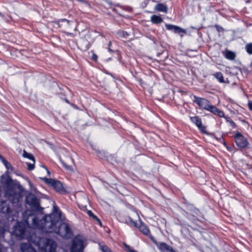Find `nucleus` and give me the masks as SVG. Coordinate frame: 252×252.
I'll list each match as a JSON object with an SVG mask.
<instances>
[{"mask_svg": "<svg viewBox=\"0 0 252 252\" xmlns=\"http://www.w3.org/2000/svg\"><path fill=\"white\" fill-rule=\"evenodd\" d=\"M61 212L57 207H54V212L41 218V215H29L25 220L29 227L38 229L45 232H54L65 239L69 238L72 231L69 225L65 223H60Z\"/></svg>", "mask_w": 252, "mask_h": 252, "instance_id": "f257e3e1", "label": "nucleus"}, {"mask_svg": "<svg viewBox=\"0 0 252 252\" xmlns=\"http://www.w3.org/2000/svg\"><path fill=\"white\" fill-rule=\"evenodd\" d=\"M1 179L2 183L6 186L4 193L5 197L13 204L18 203L24 191L22 186L8 176L3 175Z\"/></svg>", "mask_w": 252, "mask_h": 252, "instance_id": "f03ea898", "label": "nucleus"}, {"mask_svg": "<svg viewBox=\"0 0 252 252\" xmlns=\"http://www.w3.org/2000/svg\"><path fill=\"white\" fill-rule=\"evenodd\" d=\"M128 221L131 225L138 227L140 231L145 235H148L150 231L146 225L141 222L138 214L136 212H133L131 217H128Z\"/></svg>", "mask_w": 252, "mask_h": 252, "instance_id": "7ed1b4c3", "label": "nucleus"}, {"mask_svg": "<svg viewBox=\"0 0 252 252\" xmlns=\"http://www.w3.org/2000/svg\"><path fill=\"white\" fill-rule=\"evenodd\" d=\"M41 251L44 252H55L57 248L56 243L52 239L41 238L38 242Z\"/></svg>", "mask_w": 252, "mask_h": 252, "instance_id": "20e7f679", "label": "nucleus"}, {"mask_svg": "<svg viewBox=\"0 0 252 252\" xmlns=\"http://www.w3.org/2000/svg\"><path fill=\"white\" fill-rule=\"evenodd\" d=\"M13 234L19 239H24L28 237L25 225L23 222H18L16 223L14 227Z\"/></svg>", "mask_w": 252, "mask_h": 252, "instance_id": "39448f33", "label": "nucleus"}, {"mask_svg": "<svg viewBox=\"0 0 252 252\" xmlns=\"http://www.w3.org/2000/svg\"><path fill=\"white\" fill-rule=\"evenodd\" d=\"M46 183L51 185L58 192L62 193L66 192L65 189L63 187L62 184L58 181H56L52 179L41 177Z\"/></svg>", "mask_w": 252, "mask_h": 252, "instance_id": "423d86ee", "label": "nucleus"}, {"mask_svg": "<svg viewBox=\"0 0 252 252\" xmlns=\"http://www.w3.org/2000/svg\"><path fill=\"white\" fill-rule=\"evenodd\" d=\"M235 139L236 145L240 148H246L249 145L247 139L239 132L236 133Z\"/></svg>", "mask_w": 252, "mask_h": 252, "instance_id": "0eeeda50", "label": "nucleus"}, {"mask_svg": "<svg viewBox=\"0 0 252 252\" xmlns=\"http://www.w3.org/2000/svg\"><path fill=\"white\" fill-rule=\"evenodd\" d=\"M84 248L83 241L79 238H75L72 242L71 252H83Z\"/></svg>", "mask_w": 252, "mask_h": 252, "instance_id": "6e6552de", "label": "nucleus"}, {"mask_svg": "<svg viewBox=\"0 0 252 252\" xmlns=\"http://www.w3.org/2000/svg\"><path fill=\"white\" fill-rule=\"evenodd\" d=\"M26 201L32 208L38 210L40 208L39 203L37 198L33 195L30 194L27 196Z\"/></svg>", "mask_w": 252, "mask_h": 252, "instance_id": "1a4fd4ad", "label": "nucleus"}, {"mask_svg": "<svg viewBox=\"0 0 252 252\" xmlns=\"http://www.w3.org/2000/svg\"><path fill=\"white\" fill-rule=\"evenodd\" d=\"M194 102L196 103L200 107L202 108L203 109L207 110V109L209 108V105H210V103L209 101L203 98L198 97L196 96H194Z\"/></svg>", "mask_w": 252, "mask_h": 252, "instance_id": "9d476101", "label": "nucleus"}, {"mask_svg": "<svg viewBox=\"0 0 252 252\" xmlns=\"http://www.w3.org/2000/svg\"><path fill=\"white\" fill-rule=\"evenodd\" d=\"M190 120L202 132L204 133L206 132L205 127L202 125L201 120L198 117H191Z\"/></svg>", "mask_w": 252, "mask_h": 252, "instance_id": "9b49d317", "label": "nucleus"}, {"mask_svg": "<svg viewBox=\"0 0 252 252\" xmlns=\"http://www.w3.org/2000/svg\"><path fill=\"white\" fill-rule=\"evenodd\" d=\"M207 110L210 111L215 115H218L220 117H223L224 116L223 112L217 108L216 106L212 105L211 104Z\"/></svg>", "mask_w": 252, "mask_h": 252, "instance_id": "f8f14e48", "label": "nucleus"}, {"mask_svg": "<svg viewBox=\"0 0 252 252\" xmlns=\"http://www.w3.org/2000/svg\"><path fill=\"white\" fill-rule=\"evenodd\" d=\"M158 248L162 252H175L170 246L165 243H160L158 245Z\"/></svg>", "mask_w": 252, "mask_h": 252, "instance_id": "ddd939ff", "label": "nucleus"}, {"mask_svg": "<svg viewBox=\"0 0 252 252\" xmlns=\"http://www.w3.org/2000/svg\"><path fill=\"white\" fill-rule=\"evenodd\" d=\"M22 252H37L29 244L24 243L21 245Z\"/></svg>", "mask_w": 252, "mask_h": 252, "instance_id": "4468645a", "label": "nucleus"}, {"mask_svg": "<svg viewBox=\"0 0 252 252\" xmlns=\"http://www.w3.org/2000/svg\"><path fill=\"white\" fill-rule=\"evenodd\" d=\"M89 36V35H86L84 38L79 40V44L83 49L87 50L90 47L89 42L87 41V38Z\"/></svg>", "mask_w": 252, "mask_h": 252, "instance_id": "2eb2a0df", "label": "nucleus"}, {"mask_svg": "<svg viewBox=\"0 0 252 252\" xmlns=\"http://www.w3.org/2000/svg\"><path fill=\"white\" fill-rule=\"evenodd\" d=\"M0 211L3 213L9 214L10 213V209L7 205L5 201H0Z\"/></svg>", "mask_w": 252, "mask_h": 252, "instance_id": "dca6fc26", "label": "nucleus"}, {"mask_svg": "<svg viewBox=\"0 0 252 252\" xmlns=\"http://www.w3.org/2000/svg\"><path fill=\"white\" fill-rule=\"evenodd\" d=\"M155 9L158 11L163 12L166 13L167 12V7L162 3L157 4L155 7Z\"/></svg>", "mask_w": 252, "mask_h": 252, "instance_id": "f3484780", "label": "nucleus"}, {"mask_svg": "<svg viewBox=\"0 0 252 252\" xmlns=\"http://www.w3.org/2000/svg\"><path fill=\"white\" fill-rule=\"evenodd\" d=\"M45 173H47L49 176L50 175V172L47 168L44 166H41L38 171V175L40 176V178L41 179V177L45 178L43 177V176L44 175Z\"/></svg>", "mask_w": 252, "mask_h": 252, "instance_id": "a211bd4d", "label": "nucleus"}, {"mask_svg": "<svg viewBox=\"0 0 252 252\" xmlns=\"http://www.w3.org/2000/svg\"><path fill=\"white\" fill-rule=\"evenodd\" d=\"M60 23H63L64 25H68L69 24V21L65 19H63L60 21L59 22H53L51 23V24L54 28L57 29L61 26Z\"/></svg>", "mask_w": 252, "mask_h": 252, "instance_id": "6ab92c4d", "label": "nucleus"}, {"mask_svg": "<svg viewBox=\"0 0 252 252\" xmlns=\"http://www.w3.org/2000/svg\"><path fill=\"white\" fill-rule=\"evenodd\" d=\"M151 21L154 24H159L162 22V19L160 16L153 15L151 18Z\"/></svg>", "mask_w": 252, "mask_h": 252, "instance_id": "aec40b11", "label": "nucleus"}, {"mask_svg": "<svg viewBox=\"0 0 252 252\" xmlns=\"http://www.w3.org/2000/svg\"><path fill=\"white\" fill-rule=\"evenodd\" d=\"M214 76L218 80L220 83H226L223 78L222 74L221 72H217L214 74Z\"/></svg>", "mask_w": 252, "mask_h": 252, "instance_id": "412c9836", "label": "nucleus"}, {"mask_svg": "<svg viewBox=\"0 0 252 252\" xmlns=\"http://www.w3.org/2000/svg\"><path fill=\"white\" fill-rule=\"evenodd\" d=\"M1 161L2 162L5 167L10 171L13 170V168L11 164L6 160L3 158H1Z\"/></svg>", "mask_w": 252, "mask_h": 252, "instance_id": "4be33fe9", "label": "nucleus"}, {"mask_svg": "<svg viewBox=\"0 0 252 252\" xmlns=\"http://www.w3.org/2000/svg\"><path fill=\"white\" fill-rule=\"evenodd\" d=\"M225 57L229 60H233L235 57V54L231 51H226L225 54Z\"/></svg>", "mask_w": 252, "mask_h": 252, "instance_id": "5701e85b", "label": "nucleus"}, {"mask_svg": "<svg viewBox=\"0 0 252 252\" xmlns=\"http://www.w3.org/2000/svg\"><path fill=\"white\" fill-rule=\"evenodd\" d=\"M23 157L27 158L30 159L31 160L34 159V157L32 154L28 153L26 152L25 151H24L23 152Z\"/></svg>", "mask_w": 252, "mask_h": 252, "instance_id": "b1692460", "label": "nucleus"}, {"mask_svg": "<svg viewBox=\"0 0 252 252\" xmlns=\"http://www.w3.org/2000/svg\"><path fill=\"white\" fill-rule=\"evenodd\" d=\"M87 214L90 217L93 218L94 220L97 221L100 224H101V221L100 220L98 219L97 217L95 215H94L91 211H88Z\"/></svg>", "mask_w": 252, "mask_h": 252, "instance_id": "393cba45", "label": "nucleus"}, {"mask_svg": "<svg viewBox=\"0 0 252 252\" xmlns=\"http://www.w3.org/2000/svg\"><path fill=\"white\" fill-rule=\"evenodd\" d=\"M174 32L178 33H185L186 31L181 28L176 26L174 30Z\"/></svg>", "mask_w": 252, "mask_h": 252, "instance_id": "a878e982", "label": "nucleus"}, {"mask_svg": "<svg viewBox=\"0 0 252 252\" xmlns=\"http://www.w3.org/2000/svg\"><path fill=\"white\" fill-rule=\"evenodd\" d=\"M124 246L127 252H137L136 251H135L132 248L130 247L129 246L127 245L126 243H124Z\"/></svg>", "mask_w": 252, "mask_h": 252, "instance_id": "bb28decb", "label": "nucleus"}, {"mask_svg": "<svg viewBox=\"0 0 252 252\" xmlns=\"http://www.w3.org/2000/svg\"><path fill=\"white\" fill-rule=\"evenodd\" d=\"M35 163V160L33 159L31 160V162L30 163H27L28 165V168L29 170H32L34 168V165Z\"/></svg>", "mask_w": 252, "mask_h": 252, "instance_id": "cd10ccee", "label": "nucleus"}, {"mask_svg": "<svg viewBox=\"0 0 252 252\" xmlns=\"http://www.w3.org/2000/svg\"><path fill=\"white\" fill-rule=\"evenodd\" d=\"M246 49L247 52L250 54H252V43H249L246 45Z\"/></svg>", "mask_w": 252, "mask_h": 252, "instance_id": "c85d7f7f", "label": "nucleus"}, {"mask_svg": "<svg viewBox=\"0 0 252 252\" xmlns=\"http://www.w3.org/2000/svg\"><path fill=\"white\" fill-rule=\"evenodd\" d=\"M100 249L102 252H112L110 249L106 246H101Z\"/></svg>", "mask_w": 252, "mask_h": 252, "instance_id": "c756f323", "label": "nucleus"}, {"mask_svg": "<svg viewBox=\"0 0 252 252\" xmlns=\"http://www.w3.org/2000/svg\"><path fill=\"white\" fill-rule=\"evenodd\" d=\"M165 26L167 30H171V31H174L175 27H176V26H174V25H170V24H166Z\"/></svg>", "mask_w": 252, "mask_h": 252, "instance_id": "7c9ffc66", "label": "nucleus"}, {"mask_svg": "<svg viewBox=\"0 0 252 252\" xmlns=\"http://www.w3.org/2000/svg\"><path fill=\"white\" fill-rule=\"evenodd\" d=\"M226 121L230 123V124H231V125L232 126H236V125L235 124V123L232 121L230 118L229 117H226Z\"/></svg>", "mask_w": 252, "mask_h": 252, "instance_id": "2f4dec72", "label": "nucleus"}, {"mask_svg": "<svg viewBox=\"0 0 252 252\" xmlns=\"http://www.w3.org/2000/svg\"><path fill=\"white\" fill-rule=\"evenodd\" d=\"M4 232V229L2 227L0 226V238L3 237Z\"/></svg>", "mask_w": 252, "mask_h": 252, "instance_id": "473e14b6", "label": "nucleus"}, {"mask_svg": "<svg viewBox=\"0 0 252 252\" xmlns=\"http://www.w3.org/2000/svg\"><path fill=\"white\" fill-rule=\"evenodd\" d=\"M63 165L65 167V168L68 170L72 169V166L71 165H67L64 163H63Z\"/></svg>", "mask_w": 252, "mask_h": 252, "instance_id": "72a5a7b5", "label": "nucleus"}, {"mask_svg": "<svg viewBox=\"0 0 252 252\" xmlns=\"http://www.w3.org/2000/svg\"><path fill=\"white\" fill-rule=\"evenodd\" d=\"M5 251V249L0 244V252H4Z\"/></svg>", "mask_w": 252, "mask_h": 252, "instance_id": "f704fd0d", "label": "nucleus"}, {"mask_svg": "<svg viewBox=\"0 0 252 252\" xmlns=\"http://www.w3.org/2000/svg\"><path fill=\"white\" fill-rule=\"evenodd\" d=\"M92 59L95 61H97V55L94 54L92 56Z\"/></svg>", "mask_w": 252, "mask_h": 252, "instance_id": "c9c22d12", "label": "nucleus"}, {"mask_svg": "<svg viewBox=\"0 0 252 252\" xmlns=\"http://www.w3.org/2000/svg\"><path fill=\"white\" fill-rule=\"evenodd\" d=\"M249 107L250 109L251 110H252V102H251L249 103Z\"/></svg>", "mask_w": 252, "mask_h": 252, "instance_id": "e433bc0d", "label": "nucleus"}, {"mask_svg": "<svg viewBox=\"0 0 252 252\" xmlns=\"http://www.w3.org/2000/svg\"><path fill=\"white\" fill-rule=\"evenodd\" d=\"M72 105L73 106V107H74L75 109H79V108H78L77 106L74 105Z\"/></svg>", "mask_w": 252, "mask_h": 252, "instance_id": "4c0bfd02", "label": "nucleus"}, {"mask_svg": "<svg viewBox=\"0 0 252 252\" xmlns=\"http://www.w3.org/2000/svg\"><path fill=\"white\" fill-rule=\"evenodd\" d=\"M28 183H29V185H30L31 187H32V185L31 182L30 181H28Z\"/></svg>", "mask_w": 252, "mask_h": 252, "instance_id": "58836bf2", "label": "nucleus"}, {"mask_svg": "<svg viewBox=\"0 0 252 252\" xmlns=\"http://www.w3.org/2000/svg\"><path fill=\"white\" fill-rule=\"evenodd\" d=\"M227 149H228V150H229V151H231V148H229V147H227Z\"/></svg>", "mask_w": 252, "mask_h": 252, "instance_id": "ea45409f", "label": "nucleus"}, {"mask_svg": "<svg viewBox=\"0 0 252 252\" xmlns=\"http://www.w3.org/2000/svg\"><path fill=\"white\" fill-rule=\"evenodd\" d=\"M65 101H66L67 103H69V101H68V100H67V99H65Z\"/></svg>", "mask_w": 252, "mask_h": 252, "instance_id": "a19ab883", "label": "nucleus"}, {"mask_svg": "<svg viewBox=\"0 0 252 252\" xmlns=\"http://www.w3.org/2000/svg\"><path fill=\"white\" fill-rule=\"evenodd\" d=\"M111 42H109V45H108L109 47L110 46V45H111Z\"/></svg>", "mask_w": 252, "mask_h": 252, "instance_id": "79ce46f5", "label": "nucleus"}, {"mask_svg": "<svg viewBox=\"0 0 252 252\" xmlns=\"http://www.w3.org/2000/svg\"><path fill=\"white\" fill-rule=\"evenodd\" d=\"M1 158H3L1 155H0V159L1 160Z\"/></svg>", "mask_w": 252, "mask_h": 252, "instance_id": "37998d69", "label": "nucleus"}, {"mask_svg": "<svg viewBox=\"0 0 252 252\" xmlns=\"http://www.w3.org/2000/svg\"><path fill=\"white\" fill-rule=\"evenodd\" d=\"M108 50H109V51H111V50L109 48H108Z\"/></svg>", "mask_w": 252, "mask_h": 252, "instance_id": "c03bdc74", "label": "nucleus"}]
</instances>
